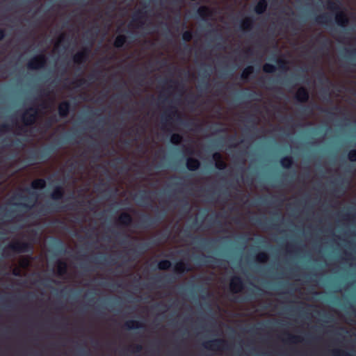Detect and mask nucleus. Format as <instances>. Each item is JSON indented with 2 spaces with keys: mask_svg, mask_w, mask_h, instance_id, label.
Masks as SVG:
<instances>
[{
  "mask_svg": "<svg viewBox=\"0 0 356 356\" xmlns=\"http://www.w3.org/2000/svg\"><path fill=\"white\" fill-rule=\"evenodd\" d=\"M327 8L330 10L334 11L335 14V22L338 26L341 28H345L349 23V19L347 15L341 10V2L339 0L327 1Z\"/></svg>",
  "mask_w": 356,
  "mask_h": 356,
  "instance_id": "1",
  "label": "nucleus"
},
{
  "mask_svg": "<svg viewBox=\"0 0 356 356\" xmlns=\"http://www.w3.org/2000/svg\"><path fill=\"white\" fill-rule=\"evenodd\" d=\"M25 191H26L29 196H24L22 193H18L15 194L10 199V200H13L15 199L17 200H24L26 202H22V203H15V205L19 206L23 209H25L26 210H31L33 208L35 204L37 202L38 200V193L35 191H31L29 188H26L24 189Z\"/></svg>",
  "mask_w": 356,
  "mask_h": 356,
  "instance_id": "2",
  "label": "nucleus"
},
{
  "mask_svg": "<svg viewBox=\"0 0 356 356\" xmlns=\"http://www.w3.org/2000/svg\"><path fill=\"white\" fill-rule=\"evenodd\" d=\"M173 117H176V121L178 122L179 123L183 124L186 127H200L199 124H197L192 121H186V122L182 121L181 115L178 113L176 108H174L172 106H171L170 108L167 109L164 112L163 115H162V117H161L162 124L163 125L165 124L168 122L172 120Z\"/></svg>",
  "mask_w": 356,
  "mask_h": 356,
  "instance_id": "3",
  "label": "nucleus"
},
{
  "mask_svg": "<svg viewBox=\"0 0 356 356\" xmlns=\"http://www.w3.org/2000/svg\"><path fill=\"white\" fill-rule=\"evenodd\" d=\"M7 249L15 253H29L33 252V245L29 242L21 241L10 243L3 250V255L5 257L8 256V254L6 253Z\"/></svg>",
  "mask_w": 356,
  "mask_h": 356,
  "instance_id": "4",
  "label": "nucleus"
},
{
  "mask_svg": "<svg viewBox=\"0 0 356 356\" xmlns=\"http://www.w3.org/2000/svg\"><path fill=\"white\" fill-rule=\"evenodd\" d=\"M83 202H79L77 203L73 202L67 205L61 206L58 202H52L49 205L42 206L40 211L43 214L49 213L51 212L59 211L62 209H67V210H75L77 204L82 205Z\"/></svg>",
  "mask_w": 356,
  "mask_h": 356,
  "instance_id": "5",
  "label": "nucleus"
},
{
  "mask_svg": "<svg viewBox=\"0 0 356 356\" xmlns=\"http://www.w3.org/2000/svg\"><path fill=\"white\" fill-rule=\"evenodd\" d=\"M203 347L207 350H221L229 348L228 342L223 339H214L202 343Z\"/></svg>",
  "mask_w": 356,
  "mask_h": 356,
  "instance_id": "6",
  "label": "nucleus"
},
{
  "mask_svg": "<svg viewBox=\"0 0 356 356\" xmlns=\"http://www.w3.org/2000/svg\"><path fill=\"white\" fill-rule=\"evenodd\" d=\"M38 115V108L35 107H30L22 115L21 120L24 126H31L36 122Z\"/></svg>",
  "mask_w": 356,
  "mask_h": 356,
  "instance_id": "7",
  "label": "nucleus"
},
{
  "mask_svg": "<svg viewBox=\"0 0 356 356\" xmlns=\"http://www.w3.org/2000/svg\"><path fill=\"white\" fill-rule=\"evenodd\" d=\"M47 61L46 56L43 54H40L30 59L27 63V67L30 70L41 69L45 66Z\"/></svg>",
  "mask_w": 356,
  "mask_h": 356,
  "instance_id": "8",
  "label": "nucleus"
},
{
  "mask_svg": "<svg viewBox=\"0 0 356 356\" xmlns=\"http://www.w3.org/2000/svg\"><path fill=\"white\" fill-rule=\"evenodd\" d=\"M184 153L188 156H191L194 154V151L191 147H187L184 149ZM186 165L188 170L196 171L200 167V162L195 158L188 156L186 158Z\"/></svg>",
  "mask_w": 356,
  "mask_h": 356,
  "instance_id": "9",
  "label": "nucleus"
},
{
  "mask_svg": "<svg viewBox=\"0 0 356 356\" xmlns=\"http://www.w3.org/2000/svg\"><path fill=\"white\" fill-rule=\"evenodd\" d=\"M92 44V40L90 42V47ZM90 47H84L80 51L76 53L73 56V61L76 65H84L89 58Z\"/></svg>",
  "mask_w": 356,
  "mask_h": 356,
  "instance_id": "10",
  "label": "nucleus"
},
{
  "mask_svg": "<svg viewBox=\"0 0 356 356\" xmlns=\"http://www.w3.org/2000/svg\"><path fill=\"white\" fill-rule=\"evenodd\" d=\"M193 270L191 264L188 261L180 260L175 263L173 267L174 272L179 275H183Z\"/></svg>",
  "mask_w": 356,
  "mask_h": 356,
  "instance_id": "11",
  "label": "nucleus"
},
{
  "mask_svg": "<svg viewBox=\"0 0 356 356\" xmlns=\"http://www.w3.org/2000/svg\"><path fill=\"white\" fill-rule=\"evenodd\" d=\"M152 192L148 191H143L139 194L135 195V199L141 206H149L152 203L151 197Z\"/></svg>",
  "mask_w": 356,
  "mask_h": 356,
  "instance_id": "12",
  "label": "nucleus"
},
{
  "mask_svg": "<svg viewBox=\"0 0 356 356\" xmlns=\"http://www.w3.org/2000/svg\"><path fill=\"white\" fill-rule=\"evenodd\" d=\"M156 222L154 218H152L149 214L143 213L140 216L139 222L136 227L147 229L154 225Z\"/></svg>",
  "mask_w": 356,
  "mask_h": 356,
  "instance_id": "13",
  "label": "nucleus"
},
{
  "mask_svg": "<svg viewBox=\"0 0 356 356\" xmlns=\"http://www.w3.org/2000/svg\"><path fill=\"white\" fill-rule=\"evenodd\" d=\"M51 156L49 148H44L41 150H35L31 152L29 159L31 161H35L38 159H49Z\"/></svg>",
  "mask_w": 356,
  "mask_h": 356,
  "instance_id": "14",
  "label": "nucleus"
},
{
  "mask_svg": "<svg viewBox=\"0 0 356 356\" xmlns=\"http://www.w3.org/2000/svg\"><path fill=\"white\" fill-rule=\"evenodd\" d=\"M229 288L232 293H240L244 289V283L239 276H234L230 280Z\"/></svg>",
  "mask_w": 356,
  "mask_h": 356,
  "instance_id": "15",
  "label": "nucleus"
},
{
  "mask_svg": "<svg viewBox=\"0 0 356 356\" xmlns=\"http://www.w3.org/2000/svg\"><path fill=\"white\" fill-rule=\"evenodd\" d=\"M151 248L150 243L144 242L138 243L136 248L130 249L129 252L139 257Z\"/></svg>",
  "mask_w": 356,
  "mask_h": 356,
  "instance_id": "16",
  "label": "nucleus"
},
{
  "mask_svg": "<svg viewBox=\"0 0 356 356\" xmlns=\"http://www.w3.org/2000/svg\"><path fill=\"white\" fill-rule=\"evenodd\" d=\"M295 99L301 103H306L309 99V92L305 87H300L298 89L295 95Z\"/></svg>",
  "mask_w": 356,
  "mask_h": 356,
  "instance_id": "17",
  "label": "nucleus"
},
{
  "mask_svg": "<svg viewBox=\"0 0 356 356\" xmlns=\"http://www.w3.org/2000/svg\"><path fill=\"white\" fill-rule=\"evenodd\" d=\"M71 109L70 103L68 101L61 102L58 107V115L62 118H65L68 116Z\"/></svg>",
  "mask_w": 356,
  "mask_h": 356,
  "instance_id": "18",
  "label": "nucleus"
},
{
  "mask_svg": "<svg viewBox=\"0 0 356 356\" xmlns=\"http://www.w3.org/2000/svg\"><path fill=\"white\" fill-rule=\"evenodd\" d=\"M117 221L120 225L123 227H129L132 224L133 218L129 213L127 212H122L118 216Z\"/></svg>",
  "mask_w": 356,
  "mask_h": 356,
  "instance_id": "19",
  "label": "nucleus"
},
{
  "mask_svg": "<svg viewBox=\"0 0 356 356\" xmlns=\"http://www.w3.org/2000/svg\"><path fill=\"white\" fill-rule=\"evenodd\" d=\"M315 22L325 26H328L332 22V17L327 13H324L316 17Z\"/></svg>",
  "mask_w": 356,
  "mask_h": 356,
  "instance_id": "20",
  "label": "nucleus"
},
{
  "mask_svg": "<svg viewBox=\"0 0 356 356\" xmlns=\"http://www.w3.org/2000/svg\"><path fill=\"white\" fill-rule=\"evenodd\" d=\"M213 159L215 161V166L218 170H223L227 168V163L220 152L213 153Z\"/></svg>",
  "mask_w": 356,
  "mask_h": 356,
  "instance_id": "21",
  "label": "nucleus"
},
{
  "mask_svg": "<svg viewBox=\"0 0 356 356\" xmlns=\"http://www.w3.org/2000/svg\"><path fill=\"white\" fill-rule=\"evenodd\" d=\"M197 13L203 20H206L213 15L212 10L207 6H200L197 10Z\"/></svg>",
  "mask_w": 356,
  "mask_h": 356,
  "instance_id": "22",
  "label": "nucleus"
},
{
  "mask_svg": "<svg viewBox=\"0 0 356 356\" xmlns=\"http://www.w3.org/2000/svg\"><path fill=\"white\" fill-rule=\"evenodd\" d=\"M64 193L63 187L60 185H57L54 188L50 196L54 200H59L63 197Z\"/></svg>",
  "mask_w": 356,
  "mask_h": 356,
  "instance_id": "23",
  "label": "nucleus"
},
{
  "mask_svg": "<svg viewBox=\"0 0 356 356\" xmlns=\"http://www.w3.org/2000/svg\"><path fill=\"white\" fill-rule=\"evenodd\" d=\"M124 327L127 330L141 329L145 327V325L138 321L129 320L125 322Z\"/></svg>",
  "mask_w": 356,
  "mask_h": 356,
  "instance_id": "24",
  "label": "nucleus"
},
{
  "mask_svg": "<svg viewBox=\"0 0 356 356\" xmlns=\"http://www.w3.org/2000/svg\"><path fill=\"white\" fill-rule=\"evenodd\" d=\"M268 7V2L266 0H259L254 8V11L257 15H262L265 13Z\"/></svg>",
  "mask_w": 356,
  "mask_h": 356,
  "instance_id": "25",
  "label": "nucleus"
},
{
  "mask_svg": "<svg viewBox=\"0 0 356 356\" xmlns=\"http://www.w3.org/2000/svg\"><path fill=\"white\" fill-rule=\"evenodd\" d=\"M46 186V181L42 178H38L34 179L31 184V187L34 190L43 189Z\"/></svg>",
  "mask_w": 356,
  "mask_h": 356,
  "instance_id": "26",
  "label": "nucleus"
},
{
  "mask_svg": "<svg viewBox=\"0 0 356 356\" xmlns=\"http://www.w3.org/2000/svg\"><path fill=\"white\" fill-rule=\"evenodd\" d=\"M195 238L199 241L200 245L204 248H209L212 247L213 244L216 242L215 239H209L199 236H196Z\"/></svg>",
  "mask_w": 356,
  "mask_h": 356,
  "instance_id": "27",
  "label": "nucleus"
},
{
  "mask_svg": "<svg viewBox=\"0 0 356 356\" xmlns=\"http://www.w3.org/2000/svg\"><path fill=\"white\" fill-rule=\"evenodd\" d=\"M280 165L284 168L289 169L290 168L293 164V159L291 156H285L280 159Z\"/></svg>",
  "mask_w": 356,
  "mask_h": 356,
  "instance_id": "28",
  "label": "nucleus"
},
{
  "mask_svg": "<svg viewBox=\"0 0 356 356\" xmlns=\"http://www.w3.org/2000/svg\"><path fill=\"white\" fill-rule=\"evenodd\" d=\"M127 36L125 35L120 34L115 38L113 45L115 48L120 49L123 47L127 42Z\"/></svg>",
  "mask_w": 356,
  "mask_h": 356,
  "instance_id": "29",
  "label": "nucleus"
},
{
  "mask_svg": "<svg viewBox=\"0 0 356 356\" xmlns=\"http://www.w3.org/2000/svg\"><path fill=\"white\" fill-rule=\"evenodd\" d=\"M57 274L59 276H63L67 273V264L65 261L58 260L57 262Z\"/></svg>",
  "mask_w": 356,
  "mask_h": 356,
  "instance_id": "30",
  "label": "nucleus"
},
{
  "mask_svg": "<svg viewBox=\"0 0 356 356\" xmlns=\"http://www.w3.org/2000/svg\"><path fill=\"white\" fill-rule=\"evenodd\" d=\"M287 337L284 339V341L289 343H296L302 341L303 339L298 335H294L289 333H286Z\"/></svg>",
  "mask_w": 356,
  "mask_h": 356,
  "instance_id": "31",
  "label": "nucleus"
},
{
  "mask_svg": "<svg viewBox=\"0 0 356 356\" xmlns=\"http://www.w3.org/2000/svg\"><path fill=\"white\" fill-rule=\"evenodd\" d=\"M254 21L250 17H247L241 23V29L244 31H250L252 29Z\"/></svg>",
  "mask_w": 356,
  "mask_h": 356,
  "instance_id": "32",
  "label": "nucleus"
},
{
  "mask_svg": "<svg viewBox=\"0 0 356 356\" xmlns=\"http://www.w3.org/2000/svg\"><path fill=\"white\" fill-rule=\"evenodd\" d=\"M254 72V68L252 65L246 67L241 74V78L244 81H248L249 76Z\"/></svg>",
  "mask_w": 356,
  "mask_h": 356,
  "instance_id": "33",
  "label": "nucleus"
},
{
  "mask_svg": "<svg viewBox=\"0 0 356 356\" xmlns=\"http://www.w3.org/2000/svg\"><path fill=\"white\" fill-rule=\"evenodd\" d=\"M145 15H146L145 11L138 10L134 14V15L133 17V21L138 22L140 24V25L142 26L144 24V22H142V19L145 18Z\"/></svg>",
  "mask_w": 356,
  "mask_h": 356,
  "instance_id": "34",
  "label": "nucleus"
},
{
  "mask_svg": "<svg viewBox=\"0 0 356 356\" xmlns=\"http://www.w3.org/2000/svg\"><path fill=\"white\" fill-rule=\"evenodd\" d=\"M203 259H207V261H210V262H213V263H218L220 261L216 257H214L213 256H209V255H204V254H202V256L196 257L195 261L203 262ZM204 262H206V261H204Z\"/></svg>",
  "mask_w": 356,
  "mask_h": 356,
  "instance_id": "35",
  "label": "nucleus"
},
{
  "mask_svg": "<svg viewBox=\"0 0 356 356\" xmlns=\"http://www.w3.org/2000/svg\"><path fill=\"white\" fill-rule=\"evenodd\" d=\"M171 266L172 264L168 259L161 260L157 264V268L161 270H168Z\"/></svg>",
  "mask_w": 356,
  "mask_h": 356,
  "instance_id": "36",
  "label": "nucleus"
},
{
  "mask_svg": "<svg viewBox=\"0 0 356 356\" xmlns=\"http://www.w3.org/2000/svg\"><path fill=\"white\" fill-rule=\"evenodd\" d=\"M256 261L265 263L269 259L268 254L266 252H259L255 255Z\"/></svg>",
  "mask_w": 356,
  "mask_h": 356,
  "instance_id": "37",
  "label": "nucleus"
},
{
  "mask_svg": "<svg viewBox=\"0 0 356 356\" xmlns=\"http://www.w3.org/2000/svg\"><path fill=\"white\" fill-rule=\"evenodd\" d=\"M183 141V136L179 134H172L170 136V142L172 144L177 145Z\"/></svg>",
  "mask_w": 356,
  "mask_h": 356,
  "instance_id": "38",
  "label": "nucleus"
},
{
  "mask_svg": "<svg viewBox=\"0 0 356 356\" xmlns=\"http://www.w3.org/2000/svg\"><path fill=\"white\" fill-rule=\"evenodd\" d=\"M263 71L265 73H273L276 71V67L270 63H265L262 67Z\"/></svg>",
  "mask_w": 356,
  "mask_h": 356,
  "instance_id": "39",
  "label": "nucleus"
},
{
  "mask_svg": "<svg viewBox=\"0 0 356 356\" xmlns=\"http://www.w3.org/2000/svg\"><path fill=\"white\" fill-rule=\"evenodd\" d=\"M276 63L278 65L279 69L283 71H287L289 70L288 62L286 60L279 58L276 60Z\"/></svg>",
  "mask_w": 356,
  "mask_h": 356,
  "instance_id": "40",
  "label": "nucleus"
},
{
  "mask_svg": "<svg viewBox=\"0 0 356 356\" xmlns=\"http://www.w3.org/2000/svg\"><path fill=\"white\" fill-rule=\"evenodd\" d=\"M182 40L185 42H190L193 38V32L192 31L188 30L185 31L182 33Z\"/></svg>",
  "mask_w": 356,
  "mask_h": 356,
  "instance_id": "41",
  "label": "nucleus"
},
{
  "mask_svg": "<svg viewBox=\"0 0 356 356\" xmlns=\"http://www.w3.org/2000/svg\"><path fill=\"white\" fill-rule=\"evenodd\" d=\"M165 281L168 283H172L175 282V280L172 279V275H165L163 277H159L156 279L157 282H161L162 281Z\"/></svg>",
  "mask_w": 356,
  "mask_h": 356,
  "instance_id": "42",
  "label": "nucleus"
},
{
  "mask_svg": "<svg viewBox=\"0 0 356 356\" xmlns=\"http://www.w3.org/2000/svg\"><path fill=\"white\" fill-rule=\"evenodd\" d=\"M355 145L356 146V143L355 144ZM348 159L351 162H356V148L351 149L348 152Z\"/></svg>",
  "mask_w": 356,
  "mask_h": 356,
  "instance_id": "43",
  "label": "nucleus"
},
{
  "mask_svg": "<svg viewBox=\"0 0 356 356\" xmlns=\"http://www.w3.org/2000/svg\"><path fill=\"white\" fill-rule=\"evenodd\" d=\"M57 251L60 253H65L66 252V248L64 246L63 242L60 240L57 241Z\"/></svg>",
  "mask_w": 356,
  "mask_h": 356,
  "instance_id": "44",
  "label": "nucleus"
},
{
  "mask_svg": "<svg viewBox=\"0 0 356 356\" xmlns=\"http://www.w3.org/2000/svg\"><path fill=\"white\" fill-rule=\"evenodd\" d=\"M333 353L336 356H351L350 353L341 350H335Z\"/></svg>",
  "mask_w": 356,
  "mask_h": 356,
  "instance_id": "45",
  "label": "nucleus"
},
{
  "mask_svg": "<svg viewBox=\"0 0 356 356\" xmlns=\"http://www.w3.org/2000/svg\"><path fill=\"white\" fill-rule=\"evenodd\" d=\"M346 56L347 58L352 59L356 56V49H347L346 51Z\"/></svg>",
  "mask_w": 356,
  "mask_h": 356,
  "instance_id": "46",
  "label": "nucleus"
},
{
  "mask_svg": "<svg viewBox=\"0 0 356 356\" xmlns=\"http://www.w3.org/2000/svg\"><path fill=\"white\" fill-rule=\"evenodd\" d=\"M209 76H210V73L207 74L206 76H205V77L207 78V80H209ZM209 87V81H207L205 82H202V83L200 86V88L201 89H204V90L208 89Z\"/></svg>",
  "mask_w": 356,
  "mask_h": 356,
  "instance_id": "47",
  "label": "nucleus"
},
{
  "mask_svg": "<svg viewBox=\"0 0 356 356\" xmlns=\"http://www.w3.org/2000/svg\"><path fill=\"white\" fill-rule=\"evenodd\" d=\"M76 87H81L83 85H86V86H88L89 85V83L88 82V81L85 79H80L79 80H77L76 82Z\"/></svg>",
  "mask_w": 356,
  "mask_h": 356,
  "instance_id": "48",
  "label": "nucleus"
},
{
  "mask_svg": "<svg viewBox=\"0 0 356 356\" xmlns=\"http://www.w3.org/2000/svg\"><path fill=\"white\" fill-rule=\"evenodd\" d=\"M11 127L8 124H2L0 125V132H8L10 131Z\"/></svg>",
  "mask_w": 356,
  "mask_h": 356,
  "instance_id": "49",
  "label": "nucleus"
},
{
  "mask_svg": "<svg viewBox=\"0 0 356 356\" xmlns=\"http://www.w3.org/2000/svg\"><path fill=\"white\" fill-rule=\"evenodd\" d=\"M58 121V120L56 117L53 116L49 118V119L46 122V124L48 127H50L54 122H57Z\"/></svg>",
  "mask_w": 356,
  "mask_h": 356,
  "instance_id": "50",
  "label": "nucleus"
},
{
  "mask_svg": "<svg viewBox=\"0 0 356 356\" xmlns=\"http://www.w3.org/2000/svg\"><path fill=\"white\" fill-rule=\"evenodd\" d=\"M295 248L294 244L289 243L286 245V250L288 253H293L295 250Z\"/></svg>",
  "mask_w": 356,
  "mask_h": 356,
  "instance_id": "51",
  "label": "nucleus"
},
{
  "mask_svg": "<svg viewBox=\"0 0 356 356\" xmlns=\"http://www.w3.org/2000/svg\"><path fill=\"white\" fill-rule=\"evenodd\" d=\"M143 350V346L140 344H136L132 346L133 353H140Z\"/></svg>",
  "mask_w": 356,
  "mask_h": 356,
  "instance_id": "52",
  "label": "nucleus"
},
{
  "mask_svg": "<svg viewBox=\"0 0 356 356\" xmlns=\"http://www.w3.org/2000/svg\"><path fill=\"white\" fill-rule=\"evenodd\" d=\"M316 108H317L318 111H321V112L328 113L329 115H330V116H333V115H334V113H332L330 110L326 109V108H323V107H321V106H318L316 107Z\"/></svg>",
  "mask_w": 356,
  "mask_h": 356,
  "instance_id": "53",
  "label": "nucleus"
},
{
  "mask_svg": "<svg viewBox=\"0 0 356 356\" xmlns=\"http://www.w3.org/2000/svg\"><path fill=\"white\" fill-rule=\"evenodd\" d=\"M126 238H132V239H134V240H138V238L136 237H133V236H130L129 234H126L125 235V238L120 241V243L122 245H126L127 243V241H126Z\"/></svg>",
  "mask_w": 356,
  "mask_h": 356,
  "instance_id": "54",
  "label": "nucleus"
},
{
  "mask_svg": "<svg viewBox=\"0 0 356 356\" xmlns=\"http://www.w3.org/2000/svg\"><path fill=\"white\" fill-rule=\"evenodd\" d=\"M312 112V109L309 106H304L302 108L301 113H311Z\"/></svg>",
  "mask_w": 356,
  "mask_h": 356,
  "instance_id": "55",
  "label": "nucleus"
},
{
  "mask_svg": "<svg viewBox=\"0 0 356 356\" xmlns=\"http://www.w3.org/2000/svg\"><path fill=\"white\" fill-rule=\"evenodd\" d=\"M12 273L15 276H20L21 270L19 268H15L13 270Z\"/></svg>",
  "mask_w": 356,
  "mask_h": 356,
  "instance_id": "56",
  "label": "nucleus"
},
{
  "mask_svg": "<svg viewBox=\"0 0 356 356\" xmlns=\"http://www.w3.org/2000/svg\"><path fill=\"white\" fill-rule=\"evenodd\" d=\"M6 37V31L0 29V41Z\"/></svg>",
  "mask_w": 356,
  "mask_h": 356,
  "instance_id": "57",
  "label": "nucleus"
},
{
  "mask_svg": "<svg viewBox=\"0 0 356 356\" xmlns=\"http://www.w3.org/2000/svg\"><path fill=\"white\" fill-rule=\"evenodd\" d=\"M259 85L261 86H264V87H266L267 88H269L267 86H266L265 84V80L264 78H260L259 80Z\"/></svg>",
  "mask_w": 356,
  "mask_h": 356,
  "instance_id": "58",
  "label": "nucleus"
},
{
  "mask_svg": "<svg viewBox=\"0 0 356 356\" xmlns=\"http://www.w3.org/2000/svg\"><path fill=\"white\" fill-rule=\"evenodd\" d=\"M131 92L129 91L127 92H125L122 95V97L124 98V99H128L131 97Z\"/></svg>",
  "mask_w": 356,
  "mask_h": 356,
  "instance_id": "59",
  "label": "nucleus"
},
{
  "mask_svg": "<svg viewBox=\"0 0 356 356\" xmlns=\"http://www.w3.org/2000/svg\"><path fill=\"white\" fill-rule=\"evenodd\" d=\"M259 203L264 204V203H266V202H267V199H266L265 197H261L259 199Z\"/></svg>",
  "mask_w": 356,
  "mask_h": 356,
  "instance_id": "60",
  "label": "nucleus"
},
{
  "mask_svg": "<svg viewBox=\"0 0 356 356\" xmlns=\"http://www.w3.org/2000/svg\"><path fill=\"white\" fill-rule=\"evenodd\" d=\"M65 35L64 34H61V35L59 36V38H58V42H64V41H65Z\"/></svg>",
  "mask_w": 356,
  "mask_h": 356,
  "instance_id": "61",
  "label": "nucleus"
},
{
  "mask_svg": "<svg viewBox=\"0 0 356 356\" xmlns=\"http://www.w3.org/2000/svg\"><path fill=\"white\" fill-rule=\"evenodd\" d=\"M248 121L249 122H253V125H252V128L254 129H256V124L254 123V119L252 118V117H250L249 119H248Z\"/></svg>",
  "mask_w": 356,
  "mask_h": 356,
  "instance_id": "62",
  "label": "nucleus"
},
{
  "mask_svg": "<svg viewBox=\"0 0 356 356\" xmlns=\"http://www.w3.org/2000/svg\"><path fill=\"white\" fill-rule=\"evenodd\" d=\"M29 265V261L26 260V259H24L22 261V266H27Z\"/></svg>",
  "mask_w": 356,
  "mask_h": 356,
  "instance_id": "63",
  "label": "nucleus"
},
{
  "mask_svg": "<svg viewBox=\"0 0 356 356\" xmlns=\"http://www.w3.org/2000/svg\"><path fill=\"white\" fill-rule=\"evenodd\" d=\"M49 91L46 90H44L42 91V95L43 96L47 97V96H49Z\"/></svg>",
  "mask_w": 356,
  "mask_h": 356,
  "instance_id": "64",
  "label": "nucleus"
}]
</instances>
